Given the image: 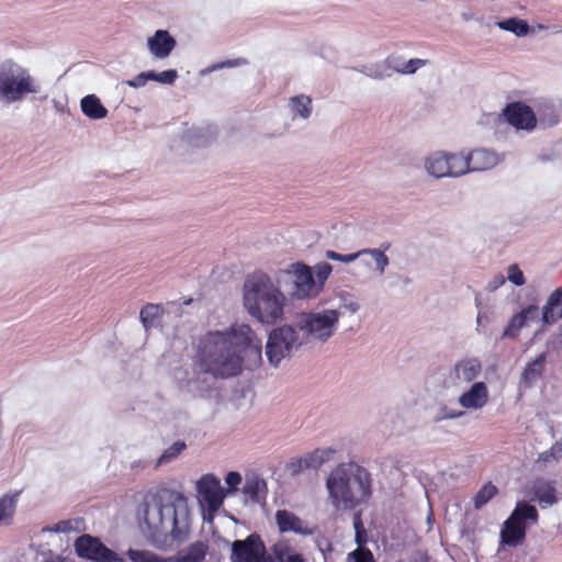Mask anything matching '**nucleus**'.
<instances>
[{
	"label": "nucleus",
	"instance_id": "nucleus-45",
	"mask_svg": "<svg viewBox=\"0 0 562 562\" xmlns=\"http://www.w3.org/2000/svg\"><path fill=\"white\" fill-rule=\"evenodd\" d=\"M325 257L333 261H339L342 263H351V262L356 261L358 258H360V254H359V250L356 252L346 254V255L338 254L334 250H327L325 252Z\"/></svg>",
	"mask_w": 562,
	"mask_h": 562
},
{
	"label": "nucleus",
	"instance_id": "nucleus-9",
	"mask_svg": "<svg viewBox=\"0 0 562 562\" xmlns=\"http://www.w3.org/2000/svg\"><path fill=\"white\" fill-rule=\"evenodd\" d=\"M195 497L203 519L211 521L223 506L226 492L216 475L206 473L195 482Z\"/></svg>",
	"mask_w": 562,
	"mask_h": 562
},
{
	"label": "nucleus",
	"instance_id": "nucleus-11",
	"mask_svg": "<svg viewBox=\"0 0 562 562\" xmlns=\"http://www.w3.org/2000/svg\"><path fill=\"white\" fill-rule=\"evenodd\" d=\"M537 521L536 507L524 501L518 502L508 519L503 524L502 542L510 547L518 546L525 539L527 522L536 524Z\"/></svg>",
	"mask_w": 562,
	"mask_h": 562
},
{
	"label": "nucleus",
	"instance_id": "nucleus-54",
	"mask_svg": "<svg viewBox=\"0 0 562 562\" xmlns=\"http://www.w3.org/2000/svg\"><path fill=\"white\" fill-rule=\"evenodd\" d=\"M467 411H456V409H451L450 412H448L446 415H445V418H448V419H457V418H460L462 417L464 414H465Z\"/></svg>",
	"mask_w": 562,
	"mask_h": 562
},
{
	"label": "nucleus",
	"instance_id": "nucleus-33",
	"mask_svg": "<svg viewBox=\"0 0 562 562\" xmlns=\"http://www.w3.org/2000/svg\"><path fill=\"white\" fill-rule=\"evenodd\" d=\"M389 248V245H385L384 248H363L359 250L360 257L370 256L374 261L375 270L379 274H383L385 272L386 267L390 261L387 256L385 255V250Z\"/></svg>",
	"mask_w": 562,
	"mask_h": 562
},
{
	"label": "nucleus",
	"instance_id": "nucleus-53",
	"mask_svg": "<svg viewBox=\"0 0 562 562\" xmlns=\"http://www.w3.org/2000/svg\"><path fill=\"white\" fill-rule=\"evenodd\" d=\"M356 542L359 546L358 548H364L363 544L367 542L366 530L356 531Z\"/></svg>",
	"mask_w": 562,
	"mask_h": 562
},
{
	"label": "nucleus",
	"instance_id": "nucleus-28",
	"mask_svg": "<svg viewBox=\"0 0 562 562\" xmlns=\"http://www.w3.org/2000/svg\"><path fill=\"white\" fill-rule=\"evenodd\" d=\"M395 66V59H385L379 63L364 65L361 68V72L373 79H384L392 76Z\"/></svg>",
	"mask_w": 562,
	"mask_h": 562
},
{
	"label": "nucleus",
	"instance_id": "nucleus-4",
	"mask_svg": "<svg viewBox=\"0 0 562 562\" xmlns=\"http://www.w3.org/2000/svg\"><path fill=\"white\" fill-rule=\"evenodd\" d=\"M241 296L244 308L258 323L274 325L283 319L288 297L268 273L257 270L247 274Z\"/></svg>",
	"mask_w": 562,
	"mask_h": 562
},
{
	"label": "nucleus",
	"instance_id": "nucleus-16",
	"mask_svg": "<svg viewBox=\"0 0 562 562\" xmlns=\"http://www.w3.org/2000/svg\"><path fill=\"white\" fill-rule=\"evenodd\" d=\"M176 46V38L167 30H157L146 40L148 53L159 60L168 58Z\"/></svg>",
	"mask_w": 562,
	"mask_h": 562
},
{
	"label": "nucleus",
	"instance_id": "nucleus-7",
	"mask_svg": "<svg viewBox=\"0 0 562 562\" xmlns=\"http://www.w3.org/2000/svg\"><path fill=\"white\" fill-rule=\"evenodd\" d=\"M271 553L277 562H306L289 541L280 540L271 547ZM232 562H273L267 555V550L260 536L249 535L245 540H236L232 544Z\"/></svg>",
	"mask_w": 562,
	"mask_h": 562
},
{
	"label": "nucleus",
	"instance_id": "nucleus-56",
	"mask_svg": "<svg viewBox=\"0 0 562 562\" xmlns=\"http://www.w3.org/2000/svg\"><path fill=\"white\" fill-rule=\"evenodd\" d=\"M532 27H535V33L540 32V31H544V30L548 29V26H546L543 24H537V25H533Z\"/></svg>",
	"mask_w": 562,
	"mask_h": 562
},
{
	"label": "nucleus",
	"instance_id": "nucleus-1",
	"mask_svg": "<svg viewBox=\"0 0 562 562\" xmlns=\"http://www.w3.org/2000/svg\"><path fill=\"white\" fill-rule=\"evenodd\" d=\"M246 356L251 357L254 363L261 360V340L245 323H235L224 330H210L199 340V364L216 378L239 374Z\"/></svg>",
	"mask_w": 562,
	"mask_h": 562
},
{
	"label": "nucleus",
	"instance_id": "nucleus-43",
	"mask_svg": "<svg viewBox=\"0 0 562 562\" xmlns=\"http://www.w3.org/2000/svg\"><path fill=\"white\" fill-rule=\"evenodd\" d=\"M347 562H375L372 552L367 548H357L347 555Z\"/></svg>",
	"mask_w": 562,
	"mask_h": 562
},
{
	"label": "nucleus",
	"instance_id": "nucleus-48",
	"mask_svg": "<svg viewBox=\"0 0 562 562\" xmlns=\"http://www.w3.org/2000/svg\"><path fill=\"white\" fill-rule=\"evenodd\" d=\"M35 562H74V561L48 550V551L40 552L35 558Z\"/></svg>",
	"mask_w": 562,
	"mask_h": 562
},
{
	"label": "nucleus",
	"instance_id": "nucleus-41",
	"mask_svg": "<svg viewBox=\"0 0 562 562\" xmlns=\"http://www.w3.org/2000/svg\"><path fill=\"white\" fill-rule=\"evenodd\" d=\"M426 65V60L420 58H413L406 63L397 64L395 63L394 70L395 72L411 75L414 74L417 69L422 68Z\"/></svg>",
	"mask_w": 562,
	"mask_h": 562
},
{
	"label": "nucleus",
	"instance_id": "nucleus-3",
	"mask_svg": "<svg viewBox=\"0 0 562 562\" xmlns=\"http://www.w3.org/2000/svg\"><path fill=\"white\" fill-rule=\"evenodd\" d=\"M323 303L327 306L303 312L296 318V328L308 342H328L338 333L341 317L355 315L361 307L358 299L346 290L336 291Z\"/></svg>",
	"mask_w": 562,
	"mask_h": 562
},
{
	"label": "nucleus",
	"instance_id": "nucleus-51",
	"mask_svg": "<svg viewBox=\"0 0 562 562\" xmlns=\"http://www.w3.org/2000/svg\"><path fill=\"white\" fill-rule=\"evenodd\" d=\"M488 323H490V317H488L487 313L479 311L477 316H476V325H477L476 330L479 333H481L487 326Z\"/></svg>",
	"mask_w": 562,
	"mask_h": 562
},
{
	"label": "nucleus",
	"instance_id": "nucleus-36",
	"mask_svg": "<svg viewBox=\"0 0 562 562\" xmlns=\"http://www.w3.org/2000/svg\"><path fill=\"white\" fill-rule=\"evenodd\" d=\"M82 521L80 519L60 520L53 526L44 527L42 532L68 533L79 531Z\"/></svg>",
	"mask_w": 562,
	"mask_h": 562
},
{
	"label": "nucleus",
	"instance_id": "nucleus-30",
	"mask_svg": "<svg viewBox=\"0 0 562 562\" xmlns=\"http://www.w3.org/2000/svg\"><path fill=\"white\" fill-rule=\"evenodd\" d=\"M243 493L249 501L259 503L266 497L267 484L258 476L247 477Z\"/></svg>",
	"mask_w": 562,
	"mask_h": 562
},
{
	"label": "nucleus",
	"instance_id": "nucleus-18",
	"mask_svg": "<svg viewBox=\"0 0 562 562\" xmlns=\"http://www.w3.org/2000/svg\"><path fill=\"white\" fill-rule=\"evenodd\" d=\"M276 522L280 532H294L297 535H311L312 530L294 513L279 509L276 513Z\"/></svg>",
	"mask_w": 562,
	"mask_h": 562
},
{
	"label": "nucleus",
	"instance_id": "nucleus-15",
	"mask_svg": "<svg viewBox=\"0 0 562 562\" xmlns=\"http://www.w3.org/2000/svg\"><path fill=\"white\" fill-rule=\"evenodd\" d=\"M465 157L469 173L491 170L504 160L503 154L485 147L465 148Z\"/></svg>",
	"mask_w": 562,
	"mask_h": 562
},
{
	"label": "nucleus",
	"instance_id": "nucleus-31",
	"mask_svg": "<svg viewBox=\"0 0 562 562\" xmlns=\"http://www.w3.org/2000/svg\"><path fill=\"white\" fill-rule=\"evenodd\" d=\"M206 554V547L202 542L190 546L176 557H168L169 562H202Z\"/></svg>",
	"mask_w": 562,
	"mask_h": 562
},
{
	"label": "nucleus",
	"instance_id": "nucleus-37",
	"mask_svg": "<svg viewBox=\"0 0 562 562\" xmlns=\"http://www.w3.org/2000/svg\"><path fill=\"white\" fill-rule=\"evenodd\" d=\"M562 459V440L553 443L550 449L541 452L537 459V463L548 465Z\"/></svg>",
	"mask_w": 562,
	"mask_h": 562
},
{
	"label": "nucleus",
	"instance_id": "nucleus-39",
	"mask_svg": "<svg viewBox=\"0 0 562 562\" xmlns=\"http://www.w3.org/2000/svg\"><path fill=\"white\" fill-rule=\"evenodd\" d=\"M497 493V487L492 483L484 484L474 497V507L480 509L487 504Z\"/></svg>",
	"mask_w": 562,
	"mask_h": 562
},
{
	"label": "nucleus",
	"instance_id": "nucleus-40",
	"mask_svg": "<svg viewBox=\"0 0 562 562\" xmlns=\"http://www.w3.org/2000/svg\"><path fill=\"white\" fill-rule=\"evenodd\" d=\"M150 81H156L160 85L171 86L178 78V72L175 69L164 70L161 72H156L149 70Z\"/></svg>",
	"mask_w": 562,
	"mask_h": 562
},
{
	"label": "nucleus",
	"instance_id": "nucleus-38",
	"mask_svg": "<svg viewBox=\"0 0 562 562\" xmlns=\"http://www.w3.org/2000/svg\"><path fill=\"white\" fill-rule=\"evenodd\" d=\"M161 314V307L156 304H147L145 305L139 313L140 322L143 326L148 329L153 327L156 323V319Z\"/></svg>",
	"mask_w": 562,
	"mask_h": 562
},
{
	"label": "nucleus",
	"instance_id": "nucleus-50",
	"mask_svg": "<svg viewBox=\"0 0 562 562\" xmlns=\"http://www.w3.org/2000/svg\"><path fill=\"white\" fill-rule=\"evenodd\" d=\"M148 81H150L149 71H143L134 78L126 80L125 85H127L131 88L137 89L144 87Z\"/></svg>",
	"mask_w": 562,
	"mask_h": 562
},
{
	"label": "nucleus",
	"instance_id": "nucleus-5",
	"mask_svg": "<svg viewBox=\"0 0 562 562\" xmlns=\"http://www.w3.org/2000/svg\"><path fill=\"white\" fill-rule=\"evenodd\" d=\"M326 488L336 509H352L371 496L370 474L356 463H341L329 473Z\"/></svg>",
	"mask_w": 562,
	"mask_h": 562
},
{
	"label": "nucleus",
	"instance_id": "nucleus-55",
	"mask_svg": "<svg viewBox=\"0 0 562 562\" xmlns=\"http://www.w3.org/2000/svg\"><path fill=\"white\" fill-rule=\"evenodd\" d=\"M353 527H355V530H356V531H358V530H359V531H360V530H364V527H363L362 521H361V519H360V517H359V516H357V517L355 518Z\"/></svg>",
	"mask_w": 562,
	"mask_h": 562
},
{
	"label": "nucleus",
	"instance_id": "nucleus-47",
	"mask_svg": "<svg viewBox=\"0 0 562 562\" xmlns=\"http://www.w3.org/2000/svg\"><path fill=\"white\" fill-rule=\"evenodd\" d=\"M243 479L241 475L238 472L231 471L225 476V483L227 485L226 496L228 494H234L238 491V486L240 485Z\"/></svg>",
	"mask_w": 562,
	"mask_h": 562
},
{
	"label": "nucleus",
	"instance_id": "nucleus-52",
	"mask_svg": "<svg viewBox=\"0 0 562 562\" xmlns=\"http://www.w3.org/2000/svg\"><path fill=\"white\" fill-rule=\"evenodd\" d=\"M504 283H505V277L503 274H498L493 279V281L490 283L488 288L491 290H496Z\"/></svg>",
	"mask_w": 562,
	"mask_h": 562
},
{
	"label": "nucleus",
	"instance_id": "nucleus-24",
	"mask_svg": "<svg viewBox=\"0 0 562 562\" xmlns=\"http://www.w3.org/2000/svg\"><path fill=\"white\" fill-rule=\"evenodd\" d=\"M538 317V307L536 305H529L526 308L521 310L519 313L515 314L509 321L507 327L505 328L503 336L504 337H514L517 331L522 328L528 322L533 321Z\"/></svg>",
	"mask_w": 562,
	"mask_h": 562
},
{
	"label": "nucleus",
	"instance_id": "nucleus-44",
	"mask_svg": "<svg viewBox=\"0 0 562 562\" xmlns=\"http://www.w3.org/2000/svg\"><path fill=\"white\" fill-rule=\"evenodd\" d=\"M507 279L509 282H512L516 286H521L525 284L526 279L524 276V272L518 267V265L513 263L507 267Z\"/></svg>",
	"mask_w": 562,
	"mask_h": 562
},
{
	"label": "nucleus",
	"instance_id": "nucleus-10",
	"mask_svg": "<svg viewBox=\"0 0 562 562\" xmlns=\"http://www.w3.org/2000/svg\"><path fill=\"white\" fill-rule=\"evenodd\" d=\"M299 334L297 328L291 325L277 327L269 334L266 356L271 366L277 368L283 359L291 357L293 351L302 345Z\"/></svg>",
	"mask_w": 562,
	"mask_h": 562
},
{
	"label": "nucleus",
	"instance_id": "nucleus-26",
	"mask_svg": "<svg viewBox=\"0 0 562 562\" xmlns=\"http://www.w3.org/2000/svg\"><path fill=\"white\" fill-rule=\"evenodd\" d=\"M21 491H13L0 497V526L11 525Z\"/></svg>",
	"mask_w": 562,
	"mask_h": 562
},
{
	"label": "nucleus",
	"instance_id": "nucleus-17",
	"mask_svg": "<svg viewBox=\"0 0 562 562\" xmlns=\"http://www.w3.org/2000/svg\"><path fill=\"white\" fill-rule=\"evenodd\" d=\"M482 362L476 357L459 359L451 369V378L459 384H472L482 373Z\"/></svg>",
	"mask_w": 562,
	"mask_h": 562
},
{
	"label": "nucleus",
	"instance_id": "nucleus-42",
	"mask_svg": "<svg viewBox=\"0 0 562 562\" xmlns=\"http://www.w3.org/2000/svg\"><path fill=\"white\" fill-rule=\"evenodd\" d=\"M186 449V443L181 440L173 442L161 457L158 459V464H162L176 459Z\"/></svg>",
	"mask_w": 562,
	"mask_h": 562
},
{
	"label": "nucleus",
	"instance_id": "nucleus-21",
	"mask_svg": "<svg viewBox=\"0 0 562 562\" xmlns=\"http://www.w3.org/2000/svg\"><path fill=\"white\" fill-rule=\"evenodd\" d=\"M445 162L447 178L456 179L469 175L465 148L456 151L445 150Z\"/></svg>",
	"mask_w": 562,
	"mask_h": 562
},
{
	"label": "nucleus",
	"instance_id": "nucleus-12",
	"mask_svg": "<svg viewBox=\"0 0 562 562\" xmlns=\"http://www.w3.org/2000/svg\"><path fill=\"white\" fill-rule=\"evenodd\" d=\"M75 548L77 554L87 560L94 562H124V559L116 552L90 535L79 537L75 542Z\"/></svg>",
	"mask_w": 562,
	"mask_h": 562
},
{
	"label": "nucleus",
	"instance_id": "nucleus-35",
	"mask_svg": "<svg viewBox=\"0 0 562 562\" xmlns=\"http://www.w3.org/2000/svg\"><path fill=\"white\" fill-rule=\"evenodd\" d=\"M546 357L543 353L539 355L533 361L528 363L522 372L525 383L532 384L542 373Z\"/></svg>",
	"mask_w": 562,
	"mask_h": 562
},
{
	"label": "nucleus",
	"instance_id": "nucleus-2",
	"mask_svg": "<svg viewBox=\"0 0 562 562\" xmlns=\"http://www.w3.org/2000/svg\"><path fill=\"white\" fill-rule=\"evenodd\" d=\"M191 519L189 499L179 492L147 496L136 512L139 531L153 544L166 543L168 538L182 539L190 530Z\"/></svg>",
	"mask_w": 562,
	"mask_h": 562
},
{
	"label": "nucleus",
	"instance_id": "nucleus-34",
	"mask_svg": "<svg viewBox=\"0 0 562 562\" xmlns=\"http://www.w3.org/2000/svg\"><path fill=\"white\" fill-rule=\"evenodd\" d=\"M126 555L131 562H169L168 557H161L147 549L130 548Z\"/></svg>",
	"mask_w": 562,
	"mask_h": 562
},
{
	"label": "nucleus",
	"instance_id": "nucleus-20",
	"mask_svg": "<svg viewBox=\"0 0 562 562\" xmlns=\"http://www.w3.org/2000/svg\"><path fill=\"white\" fill-rule=\"evenodd\" d=\"M334 454L331 449H317L312 453H308L295 462L291 463L293 473H299L303 470L313 469L316 470L322 467L325 462L329 461Z\"/></svg>",
	"mask_w": 562,
	"mask_h": 562
},
{
	"label": "nucleus",
	"instance_id": "nucleus-19",
	"mask_svg": "<svg viewBox=\"0 0 562 562\" xmlns=\"http://www.w3.org/2000/svg\"><path fill=\"white\" fill-rule=\"evenodd\" d=\"M286 113L292 121H307L313 113V101L306 94H297L288 99Z\"/></svg>",
	"mask_w": 562,
	"mask_h": 562
},
{
	"label": "nucleus",
	"instance_id": "nucleus-13",
	"mask_svg": "<svg viewBox=\"0 0 562 562\" xmlns=\"http://www.w3.org/2000/svg\"><path fill=\"white\" fill-rule=\"evenodd\" d=\"M505 121L517 131L532 132L538 126L533 110L524 102H512L502 112Z\"/></svg>",
	"mask_w": 562,
	"mask_h": 562
},
{
	"label": "nucleus",
	"instance_id": "nucleus-58",
	"mask_svg": "<svg viewBox=\"0 0 562 562\" xmlns=\"http://www.w3.org/2000/svg\"><path fill=\"white\" fill-rule=\"evenodd\" d=\"M431 520V514L428 516L427 521L430 522Z\"/></svg>",
	"mask_w": 562,
	"mask_h": 562
},
{
	"label": "nucleus",
	"instance_id": "nucleus-27",
	"mask_svg": "<svg viewBox=\"0 0 562 562\" xmlns=\"http://www.w3.org/2000/svg\"><path fill=\"white\" fill-rule=\"evenodd\" d=\"M82 113L91 120H102L108 115V109L95 94H88L80 101Z\"/></svg>",
	"mask_w": 562,
	"mask_h": 562
},
{
	"label": "nucleus",
	"instance_id": "nucleus-46",
	"mask_svg": "<svg viewBox=\"0 0 562 562\" xmlns=\"http://www.w3.org/2000/svg\"><path fill=\"white\" fill-rule=\"evenodd\" d=\"M559 121L560 115L554 110L548 109V111L540 113L538 124L542 127H550L558 124Z\"/></svg>",
	"mask_w": 562,
	"mask_h": 562
},
{
	"label": "nucleus",
	"instance_id": "nucleus-57",
	"mask_svg": "<svg viewBox=\"0 0 562 562\" xmlns=\"http://www.w3.org/2000/svg\"><path fill=\"white\" fill-rule=\"evenodd\" d=\"M475 304H476V306L479 307L480 302H479V299H477V297L475 299Z\"/></svg>",
	"mask_w": 562,
	"mask_h": 562
},
{
	"label": "nucleus",
	"instance_id": "nucleus-23",
	"mask_svg": "<svg viewBox=\"0 0 562 562\" xmlns=\"http://www.w3.org/2000/svg\"><path fill=\"white\" fill-rule=\"evenodd\" d=\"M445 165V150L431 151L423 160L425 172L434 179L447 178Z\"/></svg>",
	"mask_w": 562,
	"mask_h": 562
},
{
	"label": "nucleus",
	"instance_id": "nucleus-14",
	"mask_svg": "<svg viewBox=\"0 0 562 562\" xmlns=\"http://www.w3.org/2000/svg\"><path fill=\"white\" fill-rule=\"evenodd\" d=\"M490 402V389L484 381H476L465 387L458 396V405L468 412H479Z\"/></svg>",
	"mask_w": 562,
	"mask_h": 562
},
{
	"label": "nucleus",
	"instance_id": "nucleus-25",
	"mask_svg": "<svg viewBox=\"0 0 562 562\" xmlns=\"http://www.w3.org/2000/svg\"><path fill=\"white\" fill-rule=\"evenodd\" d=\"M213 133L209 127L201 125L186 124L181 131L180 138L193 146H202L207 143Z\"/></svg>",
	"mask_w": 562,
	"mask_h": 562
},
{
	"label": "nucleus",
	"instance_id": "nucleus-29",
	"mask_svg": "<svg viewBox=\"0 0 562 562\" xmlns=\"http://www.w3.org/2000/svg\"><path fill=\"white\" fill-rule=\"evenodd\" d=\"M496 26L502 31L510 32L517 37H525L529 34H535V27H530L527 21L519 18H509L496 22Z\"/></svg>",
	"mask_w": 562,
	"mask_h": 562
},
{
	"label": "nucleus",
	"instance_id": "nucleus-8",
	"mask_svg": "<svg viewBox=\"0 0 562 562\" xmlns=\"http://www.w3.org/2000/svg\"><path fill=\"white\" fill-rule=\"evenodd\" d=\"M40 92L38 80L26 67L12 59L0 64V104L19 103L27 95Z\"/></svg>",
	"mask_w": 562,
	"mask_h": 562
},
{
	"label": "nucleus",
	"instance_id": "nucleus-6",
	"mask_svg": "<svg viewBox=\"0 0 562 562\" xmlns=\"http://www.w3.org/2000/svg\"><path fill=\"white\" fill-rule=\"evenodd\" d=\"M283 273L291 279L289 295L294 301H313L324 291L333 273V266L322 261L314 266L294 262Z\"/></svg>",
	"mask_w": 562,
	"mask_h": 562
},
{
	"label": "nucleus",
	"instance_id": "nucleus-22",
	"mask_svg": "<svg viewBox=\"0 0 562 562\" xmlns=\"http://www.w3.org/2000/svg\"><path fill=\"white\" fill-rule=\"evenodd\" d=\"M562 318V286L555 289L542 306V322L553 325Z\"/></svg>",
	"mask_w": 562,
	"mask_h": 562
},
{
	"label": "nucleus",
	"instance_id": "nucleus-49",
	"mask_svg": "<svg viewBox=\"0 0 562 562\" xmlns=\"http://www.w3.org/2000/svg\"><path fill=\"white\" fill-rule=\"evenodd\" d=\"M246 64H247V60L245 58L229 59V60L217 63V64L210 66L206 69V72H212V71L220 70L223 68L239 67V66H244Z\"/></svg>",
	"mask_w": 562,
	"mask_h": 562
},
{
	"label": "nucleus",
	"instance_id": "nucleus-32",
	"mask_svg": "<svg viewBox=\"0 0 562 562\" xmlns=\"http://www.w3.org/2000/svg\"><path fill=\"white\" fill-rule=\"evenodd\" d=\"M535 496L541 507L552 506L557 502L555 488L549 482H538L535 485Z\"/></svg>",
	"mask_w": 562,
	"mask_h": 562
}]
</instances>
